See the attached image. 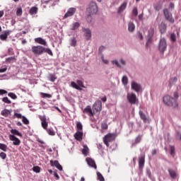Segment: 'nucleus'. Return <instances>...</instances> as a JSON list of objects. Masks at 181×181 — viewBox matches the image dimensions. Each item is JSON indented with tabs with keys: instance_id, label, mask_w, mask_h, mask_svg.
<instances>
[{
	"instance_id": "nucleus-23",
	"label": "nucleus",
	"mask_w": 181,
	"mask_h": 181,
	"mask_svg": "<svg viewBox=\"0 0 181 181\" xmlns=\"http://www.w3.org/2000/svg\"><path fill=\"white\" fill-rule=\"evenodd\" d=\"M35 43H39V45H42V46H47V42H46V40H44L42 37L35 38Z\"/></svg>"
},
{
	"instance_id": "nucleus-16",
	"label": "nucleus",
	"mask_w": 181,
	"mask_h": 181,
	"mask_svg": "<svg viewBox=\"0 0 181 181\" xmlns=\"http://www.w3.org/2000/svg\"><path fill=\"white\" fill-rule=\"evenodd\" d=\"M83 32L86 40H90V39H91V30L88 28H83Z\"/></svg>"
},
{
	"instance_id": "nucleus-51",
	"label": "nucleus",
	"mask_w": 181,
	"mask_h": 181,
	"mask_svg": "<svg viewBox=\"0 0 181 181\" xmlns=\"http://www.w3.org/2000/svg\"><path fill=\"white\" fill-rule=\"evenodd\" d=\"M33 172H35V173H40V167L39 166H35L33 168Z\"/></svg>"
},
{
	"instance_id": "nucleus-55",
	"label": "nucleus",
	"mask_w": 181,
	"mask_h": 181,
	"mask_svg": "<svg viewBox=\"0 0 181 181\" xmlns=\"http://www.w3.org/2000/svg\"><path fill=\"white\" fill-rule=\"evenodd\" d=\"M101 128L102 129H108V124L106 122H103L101 124Z\"/></svg>"
},
{
	"instance_id": "nucleus-10",
	"label": "nucleus",
	"mask_w": 181,
	"mask_h": 181,
	"mask_svg": "<svg viewBox=\"0 0 181 181\" xmlns=\"http://www.w3.org/2000/svg\"><path fill=\"white\" fill-rule=\"evenodd\" d=\"M127 100L130 104H136L138 99H136V95L132 93L127 95Z\"/></svg>"
},
{
	"instance_id": "nucleus-5",
	"label": "nucleus",
	"mask_w": 181,
	"mask_h": 181,
	"mask_svg": "<svg viewBox=\"0 0 181 181\" xmlns=\"http://www.w3.org/2000/svg\"><path fill=\"white\" fill-rule=\"evenodd\" d=\"M76 83H76L74 81L71 82V86L73 87V88H76V90H78L79 91H81L83 88H86V86H84V83H83L81 80H77Z\"/></svg>"
},
{
	"instance_id": "nucleus-12",
	"label": "nucleus",
	"mask_w": 181,
	"mask_h": 181,
	"mask_svg": "<svg viewBox=\"0 0 181 181\" xmlns=\"http://www.w3.org/2000/svg\"><path fill=\"white\" fill-rule=\"evenodd\" d=\"M93 108L95 110L96 112H100L103 109V103L101 100H97L93 105Z\"/></svg>"
},
{
	"instance_id": "nucleus-2",
	"label": "nucleus",
	"mask_w": 181,
	"mask_h": 181,
	"mask_svg": "<svg viewBox=\"0 0 181 181\" xmlns=\"http://www.w3.org/2000/svg\"><path fill=\"white\" fill-rule=\"evenodd\" d=\"M158 49L162 54L166 52V49H168V42H166V38L163 37L160 39Z\"/></svg>"
},
{
	"instance_id": "nucleus-8",
	"label": "nucleus",
	"mask_w": 181,
	"mask_h": 181,
	"mask_svg": "<svg viewBox=\"0 0 181 181\" xmlns=\"http://www.w3.org/2000/svg\"><path fill=\"white\" fill-rule=\"evenodd\" d=\"M83 114H87L88 117H94L95 115V112L93 111V109H91V106L88 105L86 107L83 109Z\"/></svg>"
},
{
	"instance_id": "nucleus-45",
	"label": "nucleus",
	"mask_w": 181,
	"mask_h": 181,
	"mask_svg": "<svg viewBox=\"0 0 181 181\" xmlns=\"http://www.w3.org/2000/svg\"><path fill=\"white\" fill-rule=\"evenodd\" d=\"M44 53H47L49 56H53V52L49 48H45Z\"/></svg>"
},
{
	"instance_id": "nucleus-40",
	"label": "nucleus",
	"mask_w": 181,
	"mask_h": 181,
	"mask_svg": "<svg viewBox=\"0 0 181 181\" xmlns=\"http://www.w3.org/2000/svg\"><path fill=\"white\" fill-rule=\"evenodd\" d=\"M122 82L124 84V86H127V84H128V76H124L122 77Z\"/></svg>"
},
{
	"instance_id": "nucleus-21",
	"label": "nucleus",
	"mask_w": 181,
	"mask_h": 181,
	"mask_svg": "<svg viewBox=\"0 0 181 181\" xmlns=\"http://www.w3.org/2000/svg\"><path fill=\"white\" fill-rule=\"evenodd\" d=\"M11 32L12 31H11V30L4 31L3 34L0 35V40H6L8 39V36H9L11 35Z\"/></svg>"
},
{
	"instance_id": "nucleus-37",
	"label": "nucleus",
	"mask_w": 181,
	"mask_h": 181,
	"mask_svg": "<svg viewBox=\"0 0 181 181\" xmlns=\"http://www.w3.org/2000/svg\"><path fill=\"white\" fill-rule=\"evenodd\" d=\"M0 149L1 151H4V152H6L8 149V146H6V144L0 143Z\"/></svg>"
},
{
	"instance_id": "nucleus-50",
	"label": "nucleus",
	"mask_w": 181,
	"mask_h": 181,
	"mask_svg": "<svg viewBox=\"0 0 181 181\" xmlns=\"http://www.w3.org/2000/svg\"><path fill=\"white\" fill-rule=\"evenodd\" d=\"M22 122H23V124H25V125H29V120L25 116H23Z\"/></svg>"
},
{
	"instance_id": "nucleus-35",
	"label": "nucleus",
	"mask_w": 181,
	"mask_h": 181,
	"mask_svg": "<svg viewBox=\"0 0 181 181\" xmlns=\"http://www.w3.org/2000/svg\"><path fill=\"white\" fill-rule=\"evenodd\" d=\"M155 34V29L153 27H151L148 30V37H153Z\"/></svg>"
},
{
	"instance_id": "nucleus-1",
	"label": "nucleus",
	"mask_w": 181,
	"mask_h": 181,
	"mask_svg": "<svg viewBox=\"0 0 181 181\" xmlns=\"http://www.w3.org/2000/svg\"><path fill=\"white\" fill-rule=\"evenodd\" d=\"M163 102L167 107H172L173 108H179V104L176 99L172 98L169 95H166L163 98Z\"/></svg>"
},
{
	"instance_id": "nucleus-47",
	"label": "nucleus",
	"mask_w": 181,
	"mask_h": 181,
	"mask_svg": "<svg viewBox=\"0 0 181 181\" xmlns=\"http://www.w3.org/2000/svg\"><path fill=\"white\" fill-rule=\"evenodd\" d=\"M14 60H16V58H15V57H11L6 59V62L7 63H12V62H14Z\"/></svg>"
},
{
	"instance_id": "nucleus-44",
	"label": "nucleus",
	"mask_w": 181,
	"mask_h": 181,
	"mask_svg": "<svg viewBox=\"0 0 181 181\" xmlns=\"http://www.w3.org/2000/svg\"><path fill=\"white\" fill-rule=\"evenodd\" d=\"M22 13H23L22 7L18 8L16 10V16H22Z\"/></svg>"
},
{
	"instance_id": "nucleus-32",
	"label": "nucleus",
	"mask_w": 181,
	"mask_h": 181,
	"mask_svg": "<svg viewBox=\"0 0 181 181\" xmlns=\"http://www.w3.org/2000/svg\"><path fill=\"white\" fill-rule=\"evenodd\" d=\"M29 13L30 15H36L37 13V7H32L29 11Z\"/></svg>"
},
{
	"instance_id": "nucleus-62",
	"label": "nucleus",
	"mask_w": 181,
	"mask_h": 181,
	"mask_svg": "<svg viewBox=\"0 0 181 181\" xmlns=\"http://www.w3.org/2000/svg\"><path fill=\"white\" fill-rule=\"evenodd\" d=\"M156 153H158V151H157L156 149L152 150V151H151V155H152L153 156H155V155H156Z\"/></svg>"
},
{
	"instance_id": "nucleus-9",
	"label": "nucleus",
	"mask_w": 181,
	"mask_h": 181,
	"mask_svg": "<svg viewBox=\"0 0 181 181\" xmlns=\"http://www.w3.org/2000/svg\"><path fill=\"white\" fill-rule=\"evenodd\" d=\"M76 8L71 7L69 8L67 12L64 16L63 19H67V18H70V16H73V15L76 13Z\"/></svg>"
},
{
	"instance_id": "nucleus-15",
	"label": "nucleus",
	"mask_w": 181,
	"mask_h": 181,
	"mask_svg": "<svg viewBox=\"0 0 181 181\" xmlns=\"http://www.w3.org/2000/svg\"><path fill=\"white\" fill-rule=\"evenodd\" d=\"M132 90H134L136 93H139L141 91L142 87L141 86V84H139L138 83L133 81L132 82Z\"/></svg>"
},
{
	"instance_id": "nucleus-34",
	"label": "nucleus",
	"mask_w": 181,
	"mask_h": 181,
	"mask_svg": "<svg viewBox=\"0 0 181 181\" xmlns=\"http://www.w3.org/2000/svg\"><path fill=\"white\" fill-rule=\"evenodd\" d=\"M70 45L72 47H76V45H77V40H76V37H74L70 39Z\"/></svg>"
},
{
	"instance_id": "nucleus-11",
	"label": "nucleus",
	"mask_w": 181,
	"mask_h": 181,
	"mask_svg": "<svg viewBox=\"0 0 181 181\" xmlns=\"http://www.w3.org/2000/svg\"><path fill=\"white\" fill-rule=\"evenodd\" d=\"M145 165V153H143L139 157V168L142 169Z\"/></svg>"
},
{
	"instance_id": "nucleus-36",
	"label": "nucleus",
	"mask_w": 181,
	"mask_h": 181,
	"mask_svg": "<svg viewBox=\"0 0 181 181\" xmlns=\"http://www.w3.org/2000/svg\"><path fill=\"white\" fill-rule=\"evenodd\" d=\"M170 40H171V42H173V43H175V42H176V34H175V33H172L170 34Z\"/></svg>"
},
{
	"instance_id": "nucleus-31",
	"label": "nucleus",
	"mask_w": 181,
	"mask_h": 181,
	"mask_svg": "<svg viewBox=\"0 0 181 181\" xmlns=\"http://www.w3.org/2000/svg\"><path fill=\"white\" fill-rule=\"evenodd\" d=\"M76 132H83V124L80 122H78L76 123Z\"/></svg>"
},
{
	"instance_id": "nucleus-43",
	"label": "nucleus",
	"mask_w": 181,
	"mask_h": 181,
	"mask_svg": "<svg viewBox=\"0 0 181 181\" xmlns=\"http://www.w3.org/2000/svg\"><path fill=\"white\" fill-rule=\"evenodd\" d=\"M8 95L11 98H12V100H16V98H18V96L16 95V94H15L13 93H8Z\"/></svg>"
},
{
	"instance_id": "nucleus-20",
	"label": "nucleus",
	"mask_w": 181,
	"mask_h": 181,
	"mask_svg": "<svg viewBox=\"0 0 181 181\" xmlns=\"http://www.w3.org/2000/svg\"><path fill=\"white\" fill-rule=\"evenodd\" d=\"M139 117L141 118V119H142L143 122L146 123V122H149V118H148L146 117V115H145V113H144V112H142V110H140L139 112Z\"/></svg>"
},
{
	"instance_id": "nucleus-52",
	"label": "nucleus",
	"mask_w": 181,
	"mask_h": 181,
	"mask_svg": "<svg viewBox=\"0 0 181 181\" xmlns=\"http://www.w3.org/2000/svg\"><path fill=\"white\" fill-rule=\"evenodd\" d=\"M13 118L21 119V118H23V116H22V115H21V113H16V112H15V113H14V115H13Z\"/></svg>"
},
{
	"instance_id": "nucleus-59",
	"label": "nucleus",
	"mask_w": 181,
	"mask_h": 181,
	"mask_svg": "<svg viewBox=\"0 0 181 181\" xmlns=\"http://www.w3.org/2000/svg\"><path fill=\"white\" fill-rule=\"evenodd\" d=\"M8 70V67L5 66L4 67H1L0 69V73H5Z\"/></svg>"
},
{
	"instance_id": "nucleus-57",
	"label": "nucleus",
	"mask_w": 181,
	"mask_h": 181,
	"mask_svg": "<svg viewBox=\"0 0 181 181\" xmlns=\"http://www.w3.org/2000/svg\"><path fill=\"white\" fill-rule=\"evenodd\" d=\"M128 126H129V128H131V129H134V127H135V124H134L133 122H129L128 123Z\"/></svg>"
},
{
	"instance_id": "nucleus-46",
	"label": "nucleus",
	"mask_w": 181,
	"mask_h": 181,
	"mask_svg": "<svg viewBox=\"0 0 181 181\" xmlns=\"http://www.w3.org/2000/svg\"><path fill=\"white\" fill-rule=\"evenodd\" d=\"M93 14L88 13L86 16V21L88 22V23H91L93 21V17L91 16Z\"/></svg>"
},
{
	"instance_id": "nucleus-26",
	"label": "nucleus",
	"mask_w": 181,
	"mask_h": 181,
	"mask_svg": "<svg viewBox=\"0 0 181 181\" xmlns=\"http://www.w3.org/2000/svg\"><path fill=\"white\" fill-rule=\"evenodd\" d=\"M1 115L3 117H9V115H11V114H12V110H9L8 109H4L1 111Z\"/></svg>"
},
{
	"instance_id": "nucleus-29",
	"label": "nucleus",
	"mask_w": 181,
	"mask_h": 181,
	"mask_svg": "<svg viewBox=\"0 0 181 181\" xmlns=\"http://www.w3.org/2000/svg\"><path fill=\"white\" fill-rule=\"evenodd\" d=\"M11 134H12L14 136H15V135H16L17 136H22V134H21V132H19V131H18L15 129H12L11 130Z\"/></svg>"
},
{
	"instance_id": "nucleus-28",
	"label": "nucleus",
	"mask_w": 181,
	"mask_h": 181,
	"mask_svg": "<svg viewBox=\"0 0 181 181\" xmlns=\"http://www.w3.org/2000/svg\"><path fill=\"white\" fill-rule=\"evenodd\" d=\"M128 30L131 33L134 32L135 30V24L132 22H129L128 24Z\"/></svg>"
},
{
	"instance_id": "nucleus-58",
	"label": "nucleus",
	"mask_w": 181,
	"mask_h": 181,
	"mask_svg": "<svg viewBox=\"0 0 181 181\" xmlns=\"http://www.w3.org/2000/svg\"><path fill=\"white\" fill-rule=\"evenodd\" d=\"M0 158H1L3 160L6 159V153L4 152L0 153Z\"/></svg>"
},
{
	"instance_id": "nucleus-49",
	"label": "nucleus",
	"mask_w": 181,
	"mask_h": 181,
	"mask_svg": "<svg viewBox=\"0 0 181 181\" xmlns=\"http://www.w3.org/2000/svg\"><path fill=\"white\" fill-rule=\"evenodd\" d=\"M60 163H59V161L58 160H54V161H53V160H50V165H51V166H55V168L57 167V166H58V165H59Z\"/></svg>"
},
{
	"instance_id": "nucleus-14",
	"label": "nucleus",
	"mask_w": 181,
	"mask_h": 181,
	"mask_svg": "<svg viewBox=\"0 0 181 181\" xmlns=\"http://www.w3.org/2000/svg\"><path fill=\"white\" fill-rule=\"evenodd\" d=\"M41 121V125L44 129H47L48 123L47 122L46 116H39Z\"/></svg>"
},
{
	"instance_id": "nucleus-13",
	"label": "nucleus",
	"mask_w": 181,
	"mask_h": 181,
	"mask_svg": "<svg viewBox=\"0 0 181 181\" xmlns=\"http://www.w3.org/2000/svg\"><path fill=\"white\" fill-rule=\"evenodd\" d=\"M10 141H13V145L19 146L21 145V140L18 139V137L15 136L14 135L10 134L8 136Z\"/></svg>"
},
{
	"instance_id": "nucleus-48",
	"label": "nucleus",
	"mask_w": 181,
	"mask_h": 181,
	"mask_svg": "<svg viewBox=\"0 0 181 181\" xmlns=\"http://www.w3.org/2000/svg\"><path fill=\"white\" fill-rule=\"evenodd\" d=\"M46 129L49 135H51L52 136H54V135H56V133L54 132V131H53V129Z\"/></svg>"
},
{
	"instance_id": "nucleus-30",
	"label": "nucleus",
	"mask_w": 181,
	"mask_h": 181,
	"mask_svg": "<svg viewBox=\"0 0 181 181\" xmlns=\"http://www.w3.org/2000/svg\"><path fill=\"white\" fill-rule=\"evenodd\" d=\"M153 8L155 11H159L162 9V4L160 3H156L153 5Z\"/></svg>"
},
{
	"instance_id": "nucleus-19",
	"label": "nucleus",
	"mask_w": 181,
	"mask_h": 181,
	"mask_svg": "<svg viewBox=\"0 0 181 181\" xmlns=\"http://www.w3.org/2000/svg\"><path fill=\"white\" fill-rule=\"evenodd\" d=\"M88 166L90 168H93V169H97V165L95 164V161L90 158H86V159Z\"/></svg>"
},
{
	"instance_id": "nucleus-64",
	"label": "nucleus",
	"mask_w": 181,
	"mask_h": 181,
	"mask_svg": "<svg viewBox=\"0 0 181 181\" xmlns=\"http://www.w3.org/2000/svg\"><path fill=\"white\" fill-rule=\"evenodd\" d=\"M139 21H142L144 19V13L141 14L139 15L138 16Z\"/></svg>"
},
{
	"instance_id": "nucleus-24",
	"label": "nucleus",
	"mask_w": 181,
	"mask_h": 181,
	"mask_svg": "<svg viewBox=\"0 0 181 181\" xmlns=\"http://www.w3.org/2000/svg\"><path fill=\"white\" fill-rule=\"evenodd\" d=\"M74 138L76 141H83V132H76Z\"/></svg>"
},
{
	"instance_id": "nucleus-25",
	"label": "nucleus",
	"mask_w": 181,
	"mask_h": 181,
	"mask_svg": "<svg viewBox=\"0 0 181 181\" xmlns=\"http://www.w3.org/2000/svg\"><path fill=\"white\" fill-rule=\"evenodd\" d=\"M126 8H127V2H124L119 7L117 10V13H122V12H124V11H125Z\"/></svg>"
},
{
	"instance_id": "nucleus-27",
	"label": "nucleus",
	"mask_w": 181,
	"mask_h": 181,
	"mask_svg": "<svg viewBox=\"0 0 181 181\" xmlns=\"http://www.w3.org/2000/svg\"><path fill=\"white\" fill-rule=\"evenodd\" d=\"M80 28V23L76 22L71 25V30H76Z\"/></svg>"
},
{
	"instance_id": "nucleus-4",
	"label": "nucleus",
	"mask_w": 181,
	"mask_h": 181,
	"mask_svg": "<svg viewBox=\"0 0 181 181\" xmlns=\"http://www.w3.org/2000/svg\"><path fill=\"white\" fill-rule=\"evenodd\" d=\"M31 50L35 56H40L45 53V47L42 45L33 46Z\"/></svg>"
},
{
	"instance_id": "nucleus-7",
	"label": "nucleus",
	"mask_w": 181,
	"mask_h": 181,
	"mask_svg": "<svg viewBox=\"0 0 181 181\" xmlns=\"http://www.w3.org/2000/svg\"><path fill=\"white\" fill-rule=\"evenodd\" d=\"M114 141V135L112 134H107L103 138V142L106 145V146H110V142H112Z\"/></svg>"
},
{
	"instance_id": "nucleus-42",
	"label": "nucleus",
	"mask_w": 181,
	"mask_h": 181,
	"mask_svg": "<svg viewBox=\"0 0 181 181\" xmlns=\"http://www.w3.org/2000/svg\"><path fill=\"white\" fill-rule=\"evenodd\" d=\"M170 154L175 156V146H170Z\"/></svg>"
},
{
	"instance_id": "nucleus-33",
	"label": "nucleus",
	"mask_w": 181,
	"mask_h": 181,
	"mask_svg": "<svg viewBox=\"0 0 181 181\" xmlns=\"http://www.w3.org/2000/svg\"><path fill=\"white\" fill-rule=\"evenodd\" d=\"M88 151H90L88 148V146H83V148L82 149L83 155H85V156H87L88 155Z\"/></svg>"
},
{
	"instance_id": "nucleus-38",
	"label": "nucleus",
	"mask_w": 181,
	"mask_h": 181,
	"mask_svg": "<svg viewBox=\"0 0 181 181\" xmlns=\"http://www.w3.org/2000/svg\"><path fill=\"white\" fill-rule=\"evenodd\" d=\"M40 95L42 98H52V95L45 93H41Z\"/></svg>"
},
{
	"instance_id": "nucleus-63",
	"label": "nucleus",
	"mask_w": 181,
	"mask_h": 181,
	"mask_svg": "<svg viewBox=\"0 0 181 181\" xmlns=\"http://www.w3.org/2000/svg\"><path fill=\"white\" fill-rule=\"evenodd\" d=\"M54 177L57 178V180H59V179H60V176H59V174H57V172L54 173Z\"/></svg>"
},
{
	"instance_id": "nucleus-6",
	"label": "nucleus",
	"mask_w": 181,
	"mask_h": 181,
	"mask_svg": "<svg viewBox=\"0 0 181 181\" xmlns=\"http://www.w3.org/2000/svg\"><path fill=\"white\" fill-rule=\"evenodd\" d=\"M163 14L165 18L166 19V21H168V22H170V23H175V18H173V16H172V13L169 11V9L164 8Z\"/></svg>"
},
{
	"instance_id": "nucleus-17",
	"label": "nucleus",
	"mask_w": 181,
	"mask_h": 181,
	"mask_svg": "<svg viewBox=\"0 0 181 181\" xmlns=\"http://www.w3.org/2000/svg\"><path fill=\"white\" fill-rule=\"evenodd\" d=\"M158 28L161 35H163L164 33H166V29H168V26L166 25V23L161 22L158 26Z\"/></svg>"
},
{
	"instance_id": "nucleus-3",
	"label": "nucleus",
	"mask_w": 181,
	"mask_h": 181,
	"mask_svg": "<svg viewBox=\"0 0 181 181\" xmlns=\"http://www.w3.org/2000/svg\"><path fill=\"white\" fill-rule=\"evenodd\" d=\"M86 12L90 15H95V13H97V12H98V6H97V3L91 1L89 4V6L86 9Z\"/></svg>"
},
{
	"instance_id": "nucleus-39",
	"label": "nucleus",
	"mask_w": 181,
	"mask_h": 181,
	"mask_svg": "<svg viewBox=\"0 0 181 181\" xmlns=\"http://www.w3.org/2000/svg\"><path fill=\"white\" fill-rule=\"evenodd\" d=\"M2 101L5 103V104H12V101H11L8 97L3 98Z\"/></svg>"
},
{
	"instance_id": "nucleus-41",
	"label": "nucleus",
	"mask_w": 181,
	"mask_h": 181,
	"mask_svg": "<svg viewBox=\"0 0 181 181\" xmlns=\"http://www.w3.org/2000/svg\"><path fill=\"white\" fill-rule=\"evenodd\" d=\"M98 180L100 181H105L104 177L103 176V174L101 173L98 172L97 173Z\"/></svg>"
},
{
	"instance_id": "nucleus-56",
	"label": "nucleus",
	"mask_w": 181,
	"mask_h": 181,
	"mask_svg": "<svg viewBox=\"0 0 181 181\" xmlns=\"http://www.w3.org/2000/svg\"><path fill=\"white\" fill-rule=\"evenodd\" d=\"M49 80L50 81H56V76L54 74H50L49 75Z\"/></svg>"
},
{
	"instance_id": "nucleus-18",
	"label": "nucleus",
	"mask_w": 181,
	"mask_h": 181,
	"mask_svg": "<svg viewBox=\"0 0 181 181\" xmlns=\"http://www.w3.org/2000/svg\"><path fill=\"white\" fill-rule=\"evenodd\" d=\"M142 141V135L139 134L134 139V141H132V148H134V146H136L138 144H140Z\"/></svg>"
},
{
	"instance_id": "nucleus-60",
	"label": "nucleus",
	"mask_w": 181,
	"mask_h": 181,
	"mask_svg": "<svg viewBox=\"0 0 181 181\" xmlns=\"http://www.w3.org/2000/svg\"><path fill=\"white\" fill-rule=\"evenodd\" d=\"M4 94H8V91L4 89H0V95H4Z\"/></svg>"
},
{
	"instance_id": "nucleus-61",
	"label": "nucleus",
	"mask_w": 181,
	"mask_h": 181,
	"mask_svg": "<svg viewBox=\"0 0 181 181\" xmlns=\"http://www.w3.org/2000/svg\"><path fill=\"white\" fill-rule=\"evenodd\" d=\"M149 43H152V37H149L147 42L146 43V47H148V45H149Z\"/></svg>"
},
{
	"instance_id": "nucleus-54",
	"label": "nucleus",
	"mask_w": 181,
	"mask_h": 181,
	"mask_svg": "<svg viewBox=\"0 0 181 181\" xmlns=\"http://www.w3.org/2000/svg\"><path fill=\"white\" fill-rule=\"evenodd\" d=\"M177 81V77L175 76L174 78H170V84H175Z\"/></svg>"
},
{
	"instance_id": "nucleus-53",
	"label": "nucleus",
	"mask_w": 181,
	"mask_h": 181,
	"mask_svg": "<svg viewBox=\"0 0 181 181\" xmlns=\"http://www.w3.org/2000/svg\"><path fill=\"white\" fill-rule=\"evenodd\" d=\"M132 15H134V16H138V8L136 7L133 8Z\"/></svg>"
},
{
	"instance_id": "nucleus-22",
	"label": "nucleus",
	"mask_w": 181,
	"mask_h": 181,
	"mask_svg": "<svg viewBox=\"0 0 181 181\" xmlns=\"http://www.w3.org/2000/svg\"><path fill=\"white\" fill-rule=\"evenodd\" d=\"M168 172L171 179H176L177 177V173L176 172V170L169 168L168 170Z\"/></svg>"
}]
</instances>
